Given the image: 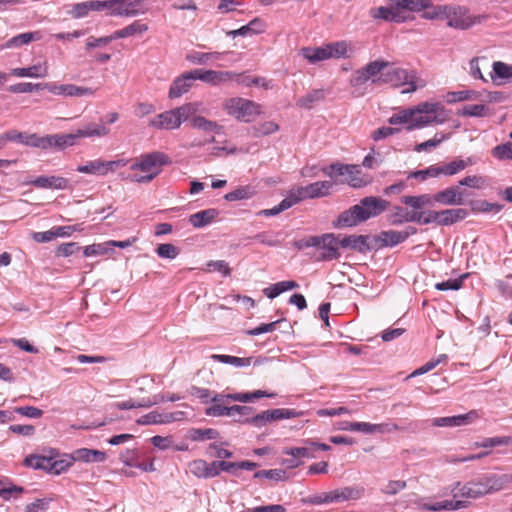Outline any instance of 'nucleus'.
<instances>
[{"label":"nucleus","instance_id":"f257e3e1","mask_svg":"<svg viewBox=\"0 0 512 512\" xmlns=\"http://www.w3.org/2000/svg\"><path fill=\"white\" fill-rule=\"evenodd\" d=\"M512 483V474L485 473L461 485L457 482L451 493L454 498L478 499L496 493Z\"/></svg>","mask_w":512,"mask_h":512},{"label":"nucleus","instance_id":"f03ea898","mask_svg":"<svg viewBox=\"0 0 512 512\" xmlns=\"http://www.w3.org/2000/svg\"><path fill=\"white\" fill-rule=\"evenodd\" d=\"M431 7V0H389L386 6L372 9L371 15L374 18L400 23L412 19L414 12H421Z\"/></svg>","mask_w":512,"mask_h":512},{"label":"nucleus","instance_id":"7ed1b4c3","mask_svg":"<svg viewBox=\"0 0 512 512\" xmlns=\"http://www.w3.org/2000/svg\"><path fill=\"white\" fill-rule=\"evenodd\" d=\"M171 158L161 151H153L141 155L130 166L131 170L146 173L142 176L134 175L132 180L137 183H149L154 180L162 171V167L171 164Z\"/></svg>","mask_w":512,"mask_h":512},{"label":"nucleus","instance_id":"20e7f679","mask_svg":"<svg viewBox=\"0 0 512 512\" xmlns=\"http://www.w3.org/2000/svg\"><path fill=\"white\" fill-rule=\"evenodd\" d=\"M201 103L189 102L180 107L164 111L149 122V126L160 130H174L200 111Z\"/></svg>","mask_w":512,"mask_h":512},{"label":"nucleus","instance_id":"39448f33","mask_svg":"<svg viewBox=\"0 0 512 512\" xmlns=\"http://www.w3.org/2000/svg\"><path fill=\"white\" fill-rule=\"evenodd\" d=\"M423 17L429 19L445 17L450 27L460 30H466L481 20V17L470 15L464 7L447 5L433 7L432 11H425Z\"/></svg>","mask_w":512,"mask_h":512},{"label":"nucleus","instance_id":"423d86ee","mask_svg":"<svg viewBox=\"0 0 512 512\" xmlns=\"http://www.w3.org/2000/svg\"><path fill=\"white\" fill-rule=\"evenodd\" d=\"M415 119L407 131L421 129L434 124H443L447 120L445 108L438 102H421L414 106Z\"/></svg>","mask_w":512,"mask_h":512},{"label":"nucleus","instance_id":"0eeeda50","mask_svg":"<svg viewBox=\"0 0 512 512\" xmlns=\"http://www.w3.org/2000/svg\"><path fill=\"white\" fill-rule=\"evenodd\" d=\"M383 84H391L392 86H407L402 93H412L418 88L425 86V81L420 78L415 70H406L395 67L388 62V68L385 69Z\"/></svg>","mask_w":512,"mask_h":512},{"label":"nucleus","instance_id":"6e6552de","mask_svg":"<svg viewBox=\"0 0 512 512\" xmlns=\"http://www.w3.org/2000/svg\"><path fill=\"white\" fill-rule=\"evenodd\" d=\"M295 245L300 250L309 247H320L326 250L325 253L318 257V260L330 261L340 257V253L338 252V239L333 233H326L321 236H310L297 241Z\"/></svg>","mask_w":512,"mask_h":512},{"label":"nucleus","instance_id":"1a4fd4ad","mask_svg":"<svg viewBox=\"0 0 512 512\" xmlns=\"http://www.w3.org/2000/svg\"><path fill=\"white\" fill-rule=\"evenodd\" d=\"M223 108L228 115L245 123L254 121L261 112L260 106L257 103L240 97L226 100Z\"/></svg>","mask_w":512,"mask_h":512},{"label":"nucleus","instance_id":"9d476101","mask_svg":"<svg viewBox=\"0 0 512 512\" xmlns=\"http://www.w3.org/2000/svg\"><path fill=\"white\" fill-rule=\"evenodd\" d=\"M301 53L310 63L315 64L330 58L347 56V44L344 41L330 43L321 47H305Z\"/></svg>","mask_w":512,"mask_h":512},{"label":"nucleus","instance_id":"9b49d317","mask_svg":"<svg viewBox=\"0 0 512 512\" xmlns=\"http://www.w3.org/2000/svg\"><path fill=\"white\" fill-rule=\"evenodd\" d=\"M303 415L302 411H296L295 409L288 408H275L263 411L257 415L252 417H247L244 420L239 419V422L250 424L254 427L261 428L265 426L267 423H271L273 421L283 420V419H291L301 417Z\"/></svg>","mask_w":512,"mask_h":512},{"label":"nucleus","instance_id":"f8f14e48","mask_svg":"<svg viewBox=\"0 0 512 512\" xmlns=\"http://www.w3.org/2000/svg\"><path fill=\"white\" fill-rule=\"evenodd\" d=\"M125 164L126 162L124 160L105 161L102 159H95L88 161L83 165H79L76 168V171L84 174L105 176L109 172H113L116 168L124 166Z\"/></svg>","mask_w":512,"mask_h":512},{"label":"nucleus","instance_id":"ddd939ff","mask_svg":"<svg viewBox=\"0 0 512 512\" xmlns=\"http://www.w3.org/2000/svg\"><path fill=\"white\" fill-rule=\"evenodd\" d=\"M332 186L333 183L331 181H318L304 187H299L296 190H293L292 193L294 197H296L297 203H299L303 199L327 196Z\"/></svg>","mask_w":512,"mask_h":512},{"label":"nucleus","instance_id":"4468645a","mask_svg":"<svg viewBox=\"0 0 512 512\" xmlns=\"http://www.w3.org/2000/svg\"><path fill=\"white\" fill-rule=\"evenodd\" d=\"M186 418V413L183 411H175L170 413H160L158 411H151L136 420L138 425H161L169 424L176 421H182Z\"/></svg>","mask_w":512,"mask_h":512},{"label":"nucleus","instance_id":"2eb2a0df","mask_svg":"<svg viewBox=\"0 0 512 512\" xmlns=\"http://www.w3.org/2000/svg\"><path fill=\"white\" fill-rule=\"evenodd\" d=\"M44 87L54 95H63L67 97H83L93 96L97 88L77 86L74 84H60L47 83Z\"/></svg>","mask_w":512,"mask_h":512},{"label":"nucleus","instance_id":"dca6fc26","mask_svg":"<svg viewBox=\"0 0 512 512\" xmlns=\"http://www.w3.org/2000/svg\"><path fill=\"white\" fill-rule=\"evenodd\" d=\"M388 206L389 202L387 200L375 196L364 197L360 200V203L357 204V207L362 211L363 221L377 217L383 213Z\"/></svg>","mask_w":512,"mask_h":512},{"label":"nucleus","instance_id":"f3484780","mask_svg":"<svg viewBox=\"0 0 512 512\" xmlns=\"http://www.w3.org/2000/svg\"><path fill=\"white\" fill-rule=\"evenodd\" d=\"M145 11L143 0H112L110 16H135Z\"/></svg>","mask_w":512,"mask_h":512},{"label":"nucleus","instance_id":"a211bd4d","mask_svg":"<svg viewBox=\"0 0 512 512\" xmlns=\"http://www.w3.org/2000/svg\"><path fill=\"white\" fill-rule=\"evenodd\" d=\"M196 80L194 70L185 72L178 76L169 88L168 96L170 99H176L187 93Z\"/></svg>","mask_w":512,"mask_h":512},{"label":"nucleus","instance_id":"6ab92c4d","mask_svg":"<svg viewBox=\"0 0 512 512\" xmlns=\"http://www.w3.org/2000/svg\"><path fill=\"white\" fill-rule=\"evenodd\" d=\"M388 68V61L385 60H374L370 61L360 69L370 80L371 85H382L384 82L385 69Z\"/></svg>","mask_w":512,"mask_h":512},{"label":"nucleus","instance_id":"aec40b11","mask_svg":"<svg viewBox=\"0 0 512 512\" xmlns=\"http://www.w3.org/2000/svg\"><path fill=\"white\" fill-rule=\"evenodd\" d=\"M196 80H201L210 85H219L234 79V72L194 69Z\"/></svg>","mask_w":512,"mask_h":512},{"label":"nucleus","instance_id":"412c9836","mask_svg":"<svg viewBox=\"0 0 512 512\" xmlns=\"http://www.w3.org/2000/svg\"><path fill=\"white\" fill-rule=\"evenodd\" d=\"M478 418V413L475 410H471L466 414L439 417L433 420V425L437 427H457L464 426L472 423Z\"/></svg>","mask_w":512,"mask_h":512},{"label":"nucleus","instance_id":"4be33fe9","mask_svg":"<svg viewBox=\"0 0 512 512\" xmlns=\"http://www.w3.org/2000/svg\"><path fill=\"white\" fill-rule=\"evenodd\" d=\"M365 489L362 486H347L335 489L330 492L329 498L331 503H339L349 500H358L364 495Z\"/></svg>","mask_w":512,"mask_h":512},{"label":"nucleus","instance_id":"5701e85b","mask_svg":"<svg viewBox=\"0 0 512 512\" xmlns=\"http://www.w3.org/2000/svg\"><path fill=\"white\" fill-rule=\"evenodd\" d=\"M362 222H364L362 220V211L357 207V205H354L348 210L340 213L337 220L334 221L333 225L335 228H346L354 227Z\"/></svg>","mask_w":512,"mask_h":512},{"label":"nucleus","instance_id":"b1692460","mask_svg":"<svg viewBox=\"0 0 512 512\" xmlns=\"http://www.w3.org/2000/svg\"><path fill=\"white\" fill-rule=\"evenodd\" d=\"M433 199L434 202L449 206L462 205L464 202L463 193L456 186L438 191L433 195Z\"/></svg>","mask_w":512,"mask_h":512},{"label":"nucleus","instance_id":"393cba45","mask_svg":"<svg viewBox=\"0 0 512 512\" xmlns=\"http://www.w3.org/2000/svg\"><path fill=\"white\" fill-rule=\"evenodd\" d=\"M370 80L366 77L363 71L359 68L351 75L349 85L353 97L359 98L369 92Z\"/></svg>","mask_w":512,"mask_h":512},{"label":"nucleus","instance_id":"a878e982","mask_svg":"<svg viewBox=\"0 0 512 512\" xmlns=\"http://www.w3.org/2000/svg\"><path fill=\"white\" fill-rule=\"evenodd\" d=\"M368 240L369 236L367 235H349L338 240V245L342 248H349L360 253H366L371 250Z\"/></svg>","mask_w":512,"mask_h":512},{"label":"nucleus","instance_id":"bb28decb","mask_svg":"<svg viewBox=\"0 0 512 512\" xmlns=\"http://www.w3.org/2000/svg\"><path fill=\"white\" fill-rule=\"evenodd\" d=\"M30 183L42 189L65 190L69 187V180L60 176H39Z\"/></svg>","mask_w":512,"mask_h":512},{"label":"nucleus","instance_id":"cd10ccee","mask_svg":"<svg viewBox=\"0 0 512 512\" xmlns=\"http://www.w3.org/2000/svg\"><path fill=\"white\" fill-rule=\"evenodd\" d=\"M220 212L218 209L215 208H209L205 210H201L199 212H196L194 214H191L189 216V223L194 228H203L211 223H213L217 217L219 216Z\"/></svg>","mask_w":512,"mask_h":512},{"label":"nucleus","instance_id":"c85d7f7f","mask_svg":"<svg viewBox=\"0 0 512 512\" xmlns=\"http://www.w3.org/2000/svg\"><path fill=\"white\" fill-rule=\"evenodd\" d=\"M107 459L105 452L95 449L80 448L73 452L72 460L86 463H101Z\"/></svg>","mask_w":512,"mask_h":512},{"label":"nucleus","instance_id":"c756f323","mask_svg":"<svg viewBox=\"0 0 512 512\" xmlns=\"http://www.w3.org/2000/svg\"><path fill=\"white\" fill-rule=\"evenodd\" d=\"M468 506V502L464 500H445L441 502H436L433 504L424 503L420 505V509L424 511H434L438 512L441 510H450L455 511L459 509L466 508Z\"/></svg>","mask_w":512,"mask_h":512},{"label":"nucleus","instance_id":"7c9ffc66","mask_svg":"<svg viewBox=\"0 0 512 512\" xmlns=\"http://www.w3.org/2000/svg\"><path fill=\"white\" fill-rule=\"evenodd\" d=\"M469 215L463 208H451L440 211L439 226H450L464 220Z\"/></svg>","mask_w":512,"mask_h":512},{"label":"nucleus","instance_id":"2f4dec72","mask_svg":"<svg viewBox=\"0 0 512 512\" xmlns=\"http://www.w3.org/2000/svg\"><path fill=\"white\" fill-rule=\"evenodd\" d=\"M476 163V159L472 156L466 159L456 158L448 163L442 164L443 175L453 176L466 169L468 166H472Z\"/></svg>","mask_w":512,"mask_h":512},{"label":"nucleus","instance_id":"473e14b6","mask_svg":"<svg viewBox=\"0 0 512 512\" xmlns=\"http://www.w3.org/2000/svg\"><path fill=\"white\" fill-rule=\"evenodd\" d=\"M402 204L409 206L413 211H421L425 206H431L434 202L433 195L421 194V195H405L401 197Z\"/></svg>","mask_w":512,"mask_h":512},{"label":"nucleus","instance_id":"72a5a7b5","mask_svg":"<svg viewBox=\"0 0 512 512\" xmlns=\"http://www.w3.org/2000/svg\"><path fill=\"white\" fill-rule=\"evenodd\" d=\"M190 472L197 478L209 479L214 478L213 474L215 471L211 466V462L208 463L203 459H196L188 465Z\"/></svg>","mask_w":512,"mask_h":512},{"label":"nucleus","instance_id":"f704fd0d","mask_svg":"<svg viewBox=\"0 0 512 512\" xmlns=\"http://www.w3.org/2000/svg\"><path fill=\"white\" fill-rule=\"evenodd\" d=\"M299 287V284L296 281L288 280V281H280L263 289V294L269 298L274 299L278 297L281 293L293 290Z\"/></svg>","mask_w":512,"mask_h":512},{"label":"nucleus","instance_id":"c9c22d12","mask_svg":"<svg viewBox=\"0 0 512 512\" xmlns=\"http://www.w3.org/2000/svg\"><path fill=\"white\" fill-rule=\"evenodd\" d=\"M110 133V129L103 123L95 124L90 123L84 128L78 129L76 131V136L78 139L84 137H105Z\"/></svg>","mask_w":512,"mask_h":512},{"label":"nucleus","instance_id":"e433bc0d","mask_svg":"<svg viewBox=\"0 0 512 512\" xmlns=\"http://www.w3.org/2000/svg\"><path fill=\"white\" fill-rule=\"evenodd\" d=\"M236 83L250 87L252 85L261 86L264 89H271L273 87L272 81L267 80L264 77H258V76H249L245 74H236L234 73V79Z\"/></svg>","mask_w":512,"mask_h":512},{"label":"nucleus","instance_id":"4c0bfd02","mask_svg":"<svg viewBox=\"0 0 512 512\" xmlns=\"http://www.w3.org/2000/svg\"><path fill=\"white\" fill-rule=\"evenodd\" d=\"M490 78L493 82H497V80H501L503 82L509 81L512 78V65L502 61H495L492 65Z\"/></svg>","mask_w":512,"mask_h":512},{"label":"nucleus","instance_id":"58836bf2","mask_svg":"<svg viewBox=\"0 0 512 512\" xmlns=\"http://www.w3.org/2000/svg\"><path fill=\"white\" fill-rule=\"evenodd\" d=\"M297 204V199L294 197L292 191L284 198L278 205L270 209L261 210L258 215L271 217L280 214L281 212L293 207Z\"/></svg>","mask_w":512,"mask_h":512},{"label":"nucleus","instance_id":"ea45409f","mask_svg":"<svg viewBox=\"0 0 512 512\" xmlns=\"http://www.w3.org/2000/svg\"><path fill=\"white\" fill-rule=\"evenodd\" d=\"M10 73L16 77L43 78L47 75V68L37 64L26 68H13Z\"/></svg>","mask_w":512,"mask_h":512},{"label":"nucleus","instance_id":"a19ab883","mask_svg":"<svg viewBox=\"0 0 512 512\" xmlns=\"http://www.w3.org/2000/svg\"><path fill=\"white\" fill-rule=\"evenodd\" d=\"M415 119L414 107L404 108L399 110L397 113L390 116L387 122L390 125L405 124V127H410Z\"/></svg>","mask_w":512,"mask_h":512},{"label":"nucleus","instance_id":"79ce46f5","mask_svg":"<svg viewBox=\"0 0 512 512\" xmlns=\"http://www.w3.org/2000/svg\"><path fill=\"white\" fill-rule=\"evenodd\" d=\"M191 118V126L195 129H199L203 132H213L219 134L222 130V126L219 125L215 121H211L206 119L203 116H196V114Z\"/></svg>","mask_w":512,"mask_h":512},{"label":"nucleus","instance_id":"37998d69","mask_svg":"<svg viewBox=\"0 0 512 512\" xmlns=\"http://www.w3.org/2000/svg\"><path fill=\"white\" fill-rule=\"evenodd\" d=\"M51 148H58L60 150L76 144L78 138L76 132L69 134H54L49 135Z\"/></svg>","mask_w":512,"mask_h":512},{"label":"nucleus","instance_id":"c03bdc74","mask_svg":"<svg viewBox=\"0 0 512 512\" xmlns=\"http://www.w3.org/2000/svg\"><path fill=\"white\" fill-rule=\"evenodd\" d=\"M458 116L462 117H477L483 118L491 115L490 109L484 104H471L464 106L457 112Z\"/></svg>","mask_w":512,"mask_h":512},{"label":"nucleus","instance_id":"a18cd8bd","mask_svg":"<svg viewBox=\"0 0 512 512\" xmlns=\"http://www.w3.org/2000/svg\"><path fill=\"white\" fill-rule=\"evenodd\" d=\"M413 222L420 225H428L431 223H435L439 225L440 220V211L435 210H421L414 211V216H412Z\"/></svg>","mask_w":512,"mask_h":512},{"label":"nucleus","instance_id":"49530a36","mask_svg":"<svg viewBox=\"0 0 512 512\" xmlns=\"http://www.w3.org/2000/svg\"><path fill=\"white\" fill-rule=\"evenodd\" d=\"M325 91L323 89H315L297 100V106L304 109H311L314 104L322 101L325 98Z\"/></svg>","mask_w":512,"mask_h":512},{"label":"nucleus","instance_id":"de8ad7c7","mask_svg":"<svg viewBox=\"0 0 512 512\" xmlns=\"http://www.w3.org/2000/svg\"><path fill=\"white\" fill-rule=\"evenodd\" d=\"M377 241L380 242L382 247H394L404 242L401 232L396 230L382 231L377 236Z\"/></svg>","mask_w":512,"mask_h":512},{"label":"nucleus","instance_id":"09e8293b","mask_svg":"<svg viewBox=\"0 0 512 512\" xmlns=\"http://www.w3.org/2000/svg\"><path fill=\"white\" fill-rule=\"evenodd\" d=\"M414 211H407L402 206H394L389 215V222L392 225H401L405 222H413Z\"/></svg>","mask_w":512,"mask_h":512},{"label":"nucleus","instance_id":"8fccbe9b","mask_svg":"<svg viewBox=\"0 0 512 512\" xmlns=\"http://www.w3.org/2000/svg\"><path fill=\"white\" fill-rule=\"evenodd\" d=\"M50 458L51 457L32 454L24 459V465L35 470H44L49 472V468H51Z\"/></svg>","mask_w":512,"mask_h":512},{"label":"nucleus","instance_id":"3c124183","mask_svg":"<svg viewBox=\"0 0 512 512\" xmlns=\"http://www.w3.org/2000/svg\"><path fill=\"white\" fill-rule=\"evenodd\" d=\"M470 206L474 213H499L503 209L502 204L490 203L486 200L471 201Z\"/></svg>","mask_w":512,"mask_h":512},{"label":"nucleus","instance_id":"603ef678","mask_svg":"<svg viewBox=\"0 0 512 512\" xmlns=\"http://www.w3.org/2000/svg\"><path fill=\"white\" fill-rule=\"evenodd\" d=\"M211 358L215 361L229 364L236 367H245L251 364L252 358H240L236 356L224 355V354H213Z\"/></svg>","mask_w":512,"mask_h":512},{"label":"nucleus","instance_id":"864d4df0","mask_svg":"<svg viewBox=\"0 0 512 512\" xmlns=\"http://www.w3.org/2000/svg\"><path fill=\"white\" fill-rule=\"evenodd\" d=\"M351 170L356 171V168L352 164H340L333 163L329 166L323 167L322 172L328 177L334 176H346L347 172H351Z\"/></svg>","mask_w":512,"mask_h":512},{"label":"nucleus","instance_id":"5fc2aeb1","mask_svg":"<svg viewBox=\"0 0 512 512\" xmlns=\"http://www.w3.org/2000/svg\"><path fill=\"white\" fill-rule=\"evenodd\" d=\"M448 135L442 132H437L432 139L419 143L414 147L416 152L430 151L439 146L443 141L448 139Z\"/></svg>","mask_w":512,"mask_h":512},{"label":"nucleus","instance_id":"6e6d98bb","mask_svg":"<svg viewBox=\"0 0 512 512\" xmlns=\"http://www.w3.org/2000/svg\"><path fill=\"white\" fill-rule=\"evenodd\" d=\"M254 194H255V191L252 187L242 186V187H239V188L227 193L224 196V198H225V200L232 202V201L250 199L251 197H253Z\"/></svg>","mask_w":512,"mask_h":512},{"label":"nucleus","instance_id":"4d7b16f0","mask_svg":"<svg viewBox=\"0 0 512 512\" xmlns=\"http://www.w3.org/2000/svg\"><path fill=\"white\" fill-rule=\"evenodd\" d=\"M219 436L217 430L212 428L206 429H191L189 431V437L193 441H204V440H212L216 439Z\"/></svg>","mask_w":512,"mask_h":512},{"label":"nucleus","instance_id":"13d9d810","mask_svg":"<svg viewBox=\"0 0 512 512\" xmlns=\"http://www.w3.org/2000/svg\"><path fill=\"white\" fill-rule=\"evenodd\" d=\"M91 11H96L95 0H88L73 5L71 15L75 18L85 17Z\"/></svg>","mask_w":512,"mask_h":512},{"label":"nucleus","instance_id":"bf43d9fd","mask_svg":"<svg viewBox=\"0 0 512 512\" xmlns=\"http://www.w3.org/2000/svg\"><path fill=\"white\" fill-rule=\"evenodd\" d=\"M478 447L493 448L497 446H512V436H496L484 439L477 443Z\"/></svg>","mask_w":512,"mask_h":512},{"label":"nucleus","instance_id":"052dcab7","mask_svg":"<svg viewBox=\"0 0 512 512\" xmlns=\"http://www.w3.org/2000/svg\"><path fill=\"white\" fill-rule=\"evenodd\" d=\"M25 146L40 148L43 150H47L51 148L49 135L46 136H38L35 133L27 134L26 144Z\"/></svg>","mask_w":512,"mask_h":512},{"label":"nucleus","instance_id":"680f3d73","mask_svg":"<svg viewBox=\"0 0 512 512\" xmlns=\"http://www.w3.org/2000/svg\"><path fill=\"white\" fill-rule=\"evenodd\" d=\"M35 35L36 34H18L17 36L7 41L5 44L1 45L0 50L5 48L19 47L28 44L31 41L39 40L40 38L35 37Z\"/></svg>","mask_w":512,"mask_h":512},{"label":"nucleus","instance_id":"e2e57ef3","mask_svg":"<svg viewBox=\"0 0 512 512\" xmlns=\"http://www.w3.org/2000/svg\"><path fill=\"white\" fill-rule=\"evenodd\" d=\"M35 35L36 34H18L17 36L7 41L5 44L1 45L0 50L5 48L19 47L28 44L31 41L39 40L40 38L35 37Z\"/></svg>","mask_w":512,"mask_h":512},{"label":"nucleus","instance_id":"0e129e2a","mask_svg":"<svg viewBox=\"0 0 512 512\" xmlns=\"http://www.w3.org/2000/svg\"><path fill=\"white\" fill-rule=\"evenodd\" d=\"M491 154L494 158L500 161L512 160V142H506L495 146L491 150Z\"/></svg>","mask_w":512,"mask_h":512},{"label":"nucleus","instance_id":"69168bd1","mask_svg":"<svg viewBox=\"0 0 512 512\" xmlns=\"http://www.w3.org/2000/svg\"><path fill=\"white\" fill-rule=\"evenodd\" d=\"M109 253L110 247L108 241L104 243H95L92 245H88L83 249V255L85 257L108 255Z\"/></svg>","mask_w":512,"mask_h":512},{"label":"nucleus","instance_id":"338daca9","mask_svg":"<svg viewBox=\"0 0 512 512\" xmlns=\"http://www.w3.org/2000/svg\"><path fill=\"white\" fill-rule=\"evenodd\" d=\"M283 453L292 457L300 458H314L315 452L314 447L309 444L305 447H292L283 450Z\"/></svg>","mask_w":512,"mask_h":512},{"label":"nucleus","instance_id":"774afa93","mask_svg":"<svg viewBox=\"0 0 512 512\" xmlns=\"http://www.w3.org/2000/svg\"><path fill=\"white\" fill-rule=\"evenodd\" d=\"M156 253L163 259H175L179 255L180 250L171 243H164L157 246Z\"/></svg>","mask_w":512,"mask_h":512}]
</instances>
